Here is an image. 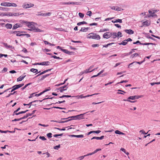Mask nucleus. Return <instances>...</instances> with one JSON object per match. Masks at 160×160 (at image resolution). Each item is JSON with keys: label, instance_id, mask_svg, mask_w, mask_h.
I'll use <instances>...</instances> for the list:
<instances>
[{"label": "nucleus", "instance_id": "nucleus-1", "mask_svg": "<svg viewBox=\"0 0 160 160\" xmlns=\"http://www.w3.org/2000/svg\"><path fill=\"white\" fill-rule=\"evenodd\" d=\"M27 25L31 29H29V30L30 31H33L34 32H41V30L39 29L38 28H37L33 24V23L32 22H27Z\"/></svg>", "mask_w": 160, "mask_h": 160}, {"label": "nucleus", "instance_id": "nucleus-2", "mask_svg": "<svg viewBox=\"0 0 160 160\" xmlns=\"http://www.w3.org/2000/svg\"><path fill=\"white\" fill-rule=\"evenodd\" d=\"M87 38H92L96 39H99L100 38V36L96 33H91L88 34L87 36Z\"/></svg>", "mask_w": 160, "mask_h": 160}, {"label": "nucleus", "instance_id": "nucleus-3", "mask_svg": "<svg viewBox=\"0 0 160 160\" xmlns=\"http://www.w3.org/2000/svg\"><path fill=\"white\" fill-rule=\"evenodd\" d=\"M2 6H4L5 7H14L17 6L16 4L14 3H10L8 2H4L2 3L1 4Z\"/></svg>", "mask_w": 160, "mask_h": 160}, {"label": "nucleus", "instance_id": "nucleus-4", "mask_svg": "<svg viewBox=\"0 0 160 160\" xmlns=\"http://www.w3.org/2000/svg\"><path fill=\"white\" fill-rule=\"evenodd\" d=\"M24 84L23 83H22L18 85H15L13 86L12 88V89L11 91V92H13V91L15 90H17L18 89L22 87L24 85Z\"/></svg>", "mask_w": 160, "mask_h": 160}, {"label": "nucleus", "instance_id": "nucleus-5", "mask_svg": "<svg viewBox=\"0 0 160 160\" xmlns=\"http://www.w3.org/2000/svg\"><path fill=\"white\" fill-rule=\"evenodd\" d=\"M34 6L33 4L30 3L29 4H24L22 5V7L25 8H27L32 7Z\"/></svg>", "mask_w": 160, "mask_h": 160}, {"label": "nucleus", "instance_id": "nucleus-6", "mask_svg": "<svg viewBox=\"0 0 160 160\" xmlns=\"http://www.w3.org/2000/svg\"><path fill=\"white\" fill-rule=\"evenodd\" d=\"M142 97V96H130L129 97L128 99H132V100H135L136 99H138L139 98H141Z\"/></svg>", "mask_w": 160, "mask_h": 160}, {"label": "nucleus", "instance_id": "nucleus-7", "mask_svg": "<svg viewBox=\"0 0 160 160\" xmlns=\"http://www.w3.org/2000/svg\"><path fill=\"white\" fill-rule=\"evenodd\" d=\"M111 33L109 32H107L104 33L103 35V37L104 38H109L111 37Z\"/></svg>", "mask_w": 160, "mask_h": 160}, {"label": "nucleus", "instance_id": "nucleus-8", "mask_svg": "<svg viewBox=\"0 0 160 160\" xmlns=\"http://www.w3.org/2000/svg\"><path fill=\"white\" fill-rule=\"evenodd\" d=\"M98 94V93H95V94H92L91 95H86L85 96H83V95H81L79 96H77L76 97H78V98H86L87 97H89V96H91L93 95H97Z\"/></svg>", "mask_w": 160, "mask_h": 160}, {"label": "nucleus", "instance_id": "nucleus-9", "mask_svg": "<svg viewBox=\"0 0 160 160\" xmlns=\"http://www.w3.org/2000/svg\"><path fill=\"white\" fill-rule=\"evenodd\" d=\"M71 137H76L78 138H82L84 137V135L82 134L79 135H71L70 136Z\"/></svg>", "mask_w": 160, "mask_h": 160}, {"label": "nucleus", "instance_id": "nucleus-10", "mask_svg": "<svg viewBox=\"0 0 160 160\" xmlns=\"http://www.w3.org/2000/svg\"><path fill=\"white\" fill-rule=\"evenodd\" d=\"M124 31L129 34H132L134 33V31L131 29H125Z\"/></svg>", "mask_w": 160, "mask_h": 160}, {"label": "nucleus", "instance_id": "nucleus-11", "mask_svg": "<svg viewBox=\"0 0 160 160\" xmlns=\"http://www.w3.org/2000/svg\"><path fill=\"white\" fill-rule=\"evenodd\" d=\"M39 101L40 102H42V100H35L34 101H33L32 102H30L29 104H27L28 105H30V107L32 105V104H33L32 105H36V104H34V102Z\"/></svg>", "mask_w": 160, "mask_h": 160}, {"label": "nucleus", "instance_id": "nucleus-12", "mask_svg": "<svg viewBox=\"0 0 160 160\" xmlns=\"http://www.w3.org/2000/svg\"><path fill=\"white\" fill-rule=\"evenodd\" d=\"M111 37L112 38L114 39L116 38V37H117V34L116 32H111Z\"/></svg>", "mask_w": 160, "mask_h": 160}, {"label": "nucleus", "instance_id": "nucleus-13", "mask_svg": "<svg viewBox=\"0 0 160 160\" xmlns=\"http://www.w3.org/2000/svg\"><path fill=\"white\" fill-rule=\"evenodd\" d=\"M71 118L70 119H71V120H76V116H73L71 117H70L68 118H62L61 119V120H66L68 119V118Z\"/></svg>", "mask_w": 160, "mask_h": 160}, {"label": "nucleus", "instance_id": "nucleus-14", "mask_svg": "<svg viewBox=\"0 0 160 160\" xmlns=\"http://www.w3.org/2000/svg\"><path fill=\"white\" fill-rule=\"evenodd\" d=\"M61 51L64 52L69 55L71 54V53H72V52H70L68 51L67 50L65 49H61Z\"/></svg>", "mask_w": 160, "mask_h": 160}, {"label": "nucleus", "instance_id": "nucleus-15", "mask_svg": "<svg viewBox=\"0 0 160 160\" xmlns=\"http://www.w3.org/2000/svg\"><path fill=\"white\" fill-rule=\"evenodd\" d=\"M89 28H82L81 30H80V32H86L87 31Z\"/></svg>", "mask_w": 160, "mask_h": 160}, {"label": "nucleus", "instance_id": "nucleus-16", "mask_svg": "<svg viewBox=\"0 0 160 160\" xmlns=\"http://www.w3.org/2000/svg\"><path fill=\"white\" fill-rule=\"evenodd\" d=\"M30 71L32 72L33 73H38V70L37 69H34V68H32L30 69ZM40 71H39V72H40Z\"/></svg>", "mask_w": 160, "mask_h": 160}, {"label": "nucleus", "instance_id": "nucleus-17", "mask_svg": "<svg viewBox=\"0 0 160 160\" xmlns=\"http://www.w3.org/2000/svg\"><path fill=\"white\" fill-rule=\"evenodd\" d=\"M132 53V52H129V53H124L122 54L121 57L122 58H123L124 57L130 55Z\"/></svg>", "mask_w": 160, "mask_h": 160}, {"label": "nucleus", "instance_id": "nucleus-18", "mask_svg": "<svg viewBox=\"0 0 160 160\" xmlns=\"http://www.w3.org/2000/svg\"><path fill=\"white\" fill-rule=\"evenodd\" d=\"M25 77L26 75L22 77V76L19 77L18 78H17V81L19 82L22 81Z\"/></svg>", "mask_w": 160, "mask_h": 160}, {"label": "nucleus", "instance_id": "nucleus-19", "mask_svg": "<svg viewBox=\"0 0 160 160\" xmlns=\"http://www.w3.org/2000/svg\"><path fill=\"white\" fill-rule=\"evenodd\" d=\"M83 114H82L76 115V120L82 118L83 117Z\"/></svg>", "mask_w": 160, "mask_h": 160}, {"label": "nucleus", "instance_id": "nucleus-20", "mask_svg": "<svg viewBox=\"0 0 160 160\" xmlns=\"http://www.w3.org/2000/svg\"><path fill=\"white\" fill-rule=\"evenodd\" d=\"M12 27V25L11 24L7 23L5 25V27L7 28L11 29Z\"/></svg>", "mask_w": 160, "mask_h": 160}, {"label": "nucleus", "instance_id": "nucleus-21", "mask_svg": "<svg viewBox=\"0 0 160 160\" xmlns=\"http://www.w3.org/2000/svg\"><path fill=\"white\" fill-rule=\"evenodd\" d=\"M50 62L49 61L43 62H42V65H48Z\"/></svg>", "mask_w": 160, "mask_h": 160}, {"label": "nucleus", "instance_id": "nucleus-22", "mask_svg": "<svg viewBox=\"0 0 160 160\" xmlns=\"http://www.w3.org/2000/svg\"><path fill=\"white\" fill-rule=\"evenodd\" d=\"M128 42L127 41H125V40H124L123 41H122L121 43H119V45H126Z\"/></svg>", "mask_w": 160, "mask_h": 160}, {"label": "nucleus", "instance_id": "nucleus-23", "mask_svg": "<svg viewBox=\"0 0 160 160\" xmlns=\"http://www.w3.org/2000/svg\"><path fill=\"white\" fill-rule=\"evenodd\" d=\"M9 9L8 8H3V7H0V10H2L4 11H8L9 10Z\"/></svg>", "mask_w": 160, "mask_h": 160}, {"label": "nucleus", "instance_id": "nucleus-24", "mask_svg": "<svg viewBox=\"0 0 160 160\" xmlns=\"http://www.w3.org/2000/svg\"><path fill=\"white\" fill-rule=\"evenodd\" d=\"M111 9L112 10H114L116 11H119V8L117 7V8L115 7L114 6H112L111 7Z\"/></svg>", "mask_w": 160, "mask_h": 160}, {"label": "nucleus", "instance_id": "nucleus-25", "mask_svg": "<svg viewBox=\"0 0 160 160\" xmlns=\"http://www.w3.org/2000/svg\"><path fill=\"white\" fill-rule=\"evenodd\" d=\"M28 111V110H26L25 111H21V112H18V113H15V115H19L20 114L24 113H26V112H27Z\"/></svg>", "mask_w": 160, "mask_h": 160}, {"label": "nucleus", "instance_id": "nucleus-26", "mask_svg": "<svg viewBox=\"0 0 160 160\" xmlns=\"http://www.w3.org/2000/svg\"><path fill=\"white\" fill-rule=\"evenodd\" d=\"M22 14H23V13H20L19 12L13 13V16H19V15H22Z\"/></svg>", "mask_w": 160, "mask_h": 160}, {"label": "nucleus", "instance_id": "nucleus-27", "mask_svg": "<svg viewBox=\"0 0 160 160\" xmlns=\"http://www.w3.org/2000/svg\"><path fill=\"white\" fill-rule=\"evenodd\" d=\"M123 101H124L128 102H130L131 103H134V102H136V101H132L130 100L129 99H124L123 100Z\"/></svg>", "mask_w": 160, "mask_h": 160}, {"label": "nucleus", "instance_id": "nucleus-28", "mask_svg": "<svg viewBox=\"0 0 160 160\" xmlns=\"http://www.w3.org/2000/svg\"><path fill=\"white\" fill-rule=\"evenodd\" d=\"M87 24V23L86 22H85V21H83L82 22H80L78 23L77 24V25L78 26H80L82 24Z\"/></svg>", "mask_w": 160, "mask_h": 160}, {"label": "nucleus", "instance_id": "nucleus-29", "mask_svg": "<svg viewBox=\"0 0 160 160\" xmlns=\"http://www.w3.org/2000/svg\"><path fill=\"white\" fill-rule=\"evenodd\" d=\"M67 90V88L65 89L62 88V87L59 88L58 89V90H59L61 92H62L63 91L66 90Z\"/></svg>", "mask_w": 160, "mask_h": 160}, {"label": "nucleus", "instance_id": "nucleus-30", "mask_svg": "<svg viewBox=\"0 0 160 160\" xmlns=\"http://www.w3.org/2000/svg\"><path fill=\"white\" fill-rule=\"evenodd\" d=\"M115 44V43H108L107 44V45H103V47H105V48H107L108 46H110L112 44Z\"/></svg>", "mask_w": 160, "mask_h": 160}, {"label": "nucleus", "instance_id": "nucleus-31", "mask_svg": "<svg viewBox=\"0 0 160 160\" xmlns=\"http://www.w3.org/2000/svg\"><path fill=\"white\" fill-rule=\"evenodd\" d=\"M51 122H58L59 123H64V122H63V121H62V120H59L58 121L51 120Z\"/></svg>", "mask_w": 160, "mask_h": 160}, {"label": "nucleus", "instance_id": "nucleus-32", "mask_svg": "<svg viewBox=\"0 0 160 160\" xmlns=\"http://www.w3.org/2000/svg\"><path fill=\"white\" fill-rule=\"evenodd\" d=\"M18 27H19V25L18 24H16L13 26L12 29H15Z\"/></svg>", "mask_w": 160, "mask_h": 160}, {"label": "nucleus", "instance_id": "nucleus-33", "mask_svg": "<svg viewBox=\"0 0 160 160\" xmlns=\"http://www.w3.org/2000/svg\"><path fill=\"white\" fill-rule=\"evenodd\" d=\"M138 55V53H135L132 55L131 56V57L132 58H133L134 57H136Z\"/></svg>", "mask_w": 160, "mask_h": 160}, {"label": "nucleus", "instance_id": "nucleus-34", "mask_svg": "<svg viewBox=\"0 0 160 160\" xmlns=\"http://www.w3.org/2000/svg\"><path fill=\"white\" fill-rule=\"evenodd\" d=\"M140 44H142V45H150V44L153 45V44H154L153 43H140Z\"/></svg>", "mask_w": 160, "mask_h": 160}, {"label": "nucleus", "instance_id": "nucleus-35", "mask_svg": "<svg viewBox=\"0 0 160 160\" xmlns=\"http://www.w3.org/2000/svg\"><path fill=\"white\" fill-rule=\"evenodd\" d=\"M78 15L81 18H82L84 16V14L81 12L79 13Z\"/></svg>", "mask_w": 160, "mask_h": 160}, {"label": "nucleus", "instance_id": "nucleus-36", "mask_svg": "<svg viewBox=\"0 0 160 160\" xmlns=\"http://www.w3.org/2000/svg\"><path fill=\"white\" fill-rule=\"evenodd\" d=\"M52 58H55V59H62V58H60L59 57H57L56 56H52Z\"/></svg>", "mask_w": 160, "mask_h": 160}, {"label": "nucleus", "instance_id": "nucleus-37", "mask_svg": "<svg viewBox=\"0 0 160 160\" xmlns=\"http://www.w3.org/2000/svg\"><path fill=\"white\" fill-rule=\"evenodd\" d=\"M16 92H17L15 91V92H13V93H9L8 96H7L6 97L8 98V97H9V96H10L11 95L14 94Z\"/></svg>", "mask_w": 160, "mask_h": 160}, {"label": "nucleus", "instance_id": "nucleus-38", "mask_svg": "<svg viewBox=\"0 0 160 160\" xmlns=\"http://www.w3.org/2000/svg\"><path fill=\"white\" fill-rule=\"evenodd\" d=\"M51 14V12H48L47 13H44V16H50Z\"/></svg>", "mask_w": 160, "mask_h": 160}, {"label": "nucleus", "instance_id": "nucleus-39", "mask_svg": "<svg viewBox=\"0 0 160 160\" xmlns=\"http://www.w3.org/2000/svg\"><path fill=\"white\" fill-rule=\"evenodd\" d=\"M30 84V83H29L28 84H26L24 87H22L21 88V89L22 90H23L25 88L28 86Z\"/></svg>", "mask_w": 160, "mask_h": 160}, {"label": "nucleus", "instance_id": "nucleus-40", "mask_svg": "<svg viewBox=\"0 0 160 160\" xmlns=\"http://www.w3.org/2000/svg\"><path fill=\"white\" fill-rule=\"evenodd\" d=\"M47 137L49 138H51L52 137V134L51 133H49L47 135Z\"/></svg>", "mask_w": 160, "mask_h": 160}, {"label": "nucleus", "instance_id": "nucleus-41", "mask_svg": "<svg viewBox=\"0 0 160 160\" xmlns=\"http://www.w3.org/2000/svg\"><path fill=\"white\" fill-rule=\"evenodd\" d=\"M39 138L43 141L46 140V138L44 136H40Z\"/></svg>", "mask_w": 160, "mask_h": 160}, {"label": "nucleus", "instance_id": "nucleus-42", "mask_svg": "<svg viewBox=\"0 0 160 160\" xmlns=\"http://www.w3.org/2000/svg\"><path fill=\"white\" fill-rule=\"evenodd\" d=\"M63 134L61 133L59 134H55L53 135V136L55 137H57L58 136H62Z\"/></svg>", "mask_w": 160, "mask_h": 160}, {"label": "nucleus", "instance_id": "nucleus-43", "mask_svg": "<svg viewBox=\"0 0 160 160\" xmlns=\"http://www.w3.org/2000/svg\"><path fill=\"white\" fill-rule=\"evenodd\" d=\"M92 12L91 11H88L87 14V15H88L89 16H90L92 15Z\"/></svg>", "mask_w": 160, "mask_h": 160}, {"label": "nucleus", "instance_id": "nucleus-44", "mask_svg": "<svg viewBox=\"0 0 160 160\" xmlns=\"http://www.w3.org/2000/svg\"><path fill=\"white\" fill-rule=\"evenodd\" d=\"M0 16H8V14L0 12Z\"/></svg>", "mask_w": 160, "mask_h": 160}, {"label": "nucleus", "instance_id": "nucleus-45", "mask_svg": "<svg viewBox=\"0 0 160 160\" xmlns=\"http://www.w3.org/2000/svg\"><path fill=\"white\" fill-rule=\"evenodd\" d=\"M60 148V145L56 146L54 147V148L55 149L58 150Z\"/></svg>", "mask_w": 160, "mask_h": 160}, {"label": "nucleus", "instance_id": "nucleus-46", "mask_svg": "<svg viewBox=\"0 0 160 160\" xmlns=\"http://www.w3.org/2000/svg\"><path fill=\"white\" fill-rule=\"evenodd\" d=\"M117 36L118 37H121L122 36V33L120 32H118L117 34Z\"/></svg>", "mask_w": 160, "mask_h": 160}, {"label": "nucleus", "instance_id": "nucleus-47", "mask_svg": "<svg viewBox=\"0 0 160 160\" xmlns=\"http://www.w3.org/2000/svg\"><path fill=\"white\" fill-rule=\"evenodd\" d=\"M143 25H146V26H149V24H148V22L147 21H145L144 22H143Z\"/></svg>", "mask_w": 160, "mask_h": 160}, {"label": "nucleus", "instance_id": "nucleus-48", "mask_svg": "<svg viewBox=\"0 0 160 160\" xmlns=\"http://www.w3.org/2000/svg\"><path fill=\"white\" fill-rule=\"evenodd\" d=\"M43 94V93L42 92L39 94H35V95H34V96H36V97H38V96H39L41 95H42Z\"/></svg>", "mask_w": 160, "mask_h": 160}, {"label": "nucleus", "instance_id": "nucleus-49", "mask_svg": "<svg viewBox=\"0 0 160 160\" xmlns=\"http://www.w3.org/2000/svg\"><path fill=\"white\" fill-rule=\"evenodd\" d=\"M38 13L37 14V15L38 16H44V13H39L40 12H38Z\"/></svg>", "mask_w": 160, "mask_h": 160}, {"label": "nucleus", "instance_id": "nucleus-50", "mask_svg": "<svg viewBox=\"0 0 160 160\" xmlns=\"http://www.w3.org/2000/svg\"><path fill=\"white\" fill-rule=\"evenodd\" d=\"M62 5H69L70 4V2H62L61 3Z\"/></svg>", "mask_w": 160, "mask_h": 160}, {"label": "nucleus", "instance_id": "nucleus-51", "mask_svg": "<svg viewBox=\"0 0 160 160\" xmlns=\"http://www.w3.org/2000/svg\"><path fill=\"white\" fill-rule=\"evenodd\" d=\"M46 72L45 71H44L42 72H41V73H40V74H38V75L36 77H37L38 76H39L40 75H42L43 74H44V73H45Z\"/></svg>", "mask_w": 160, "mask_h": 160}, {"label": "nucleus", "instance_id": "nucleus-52", "mask_svg": "<svg viewBox=\"0 0 160 160\" xmlns=\"http://www.w3.org/2000/svg\"><path fill=\"white\" fill-rule=\"evenodd\" d=\"M70 4H73V5H78V2H70Z\"/></svg>", "mask_w": 160, "mask_h": 160}, {"label": "nucleus", "instance_id": "nucleus-53", "mask_svg": "<svg viewBox=\"0 0 160 160\" xmlns=\"http://www.w3.org/2000/svg\"><path fill=\"white\" fill-rule=\"evenodd\" d=\"M97 139V140H100V137H94L92 138H91V140L93 139Z\"/></svg>", "mask_w": 160, "mask_h": 160}, {"label": "nucleus", "instance_id": "nucleus-54", "mask_svg": "<svg viewBox=\"0 0 160 160\" xmlns=\"http://www.w3.org/2000/svg\"><path fill=\"white\" fill-rule=\"evenodd\" d=\"M84 71L85 73H87L91 72L89 70H88V69H87L84 70Z\"/></svg>", "mask_w": 160, "mask_h": 160}, {"label": "nucleus", "instance_id": "nucleus-55", "mask_svg": "<svg viewBox=\"0 0 160 160\" xmlns=\"http://www.w3.org/2000/svg\"><path fill=\"white\" fill-rule=\"evenodd\" d=\"M35 93H32L31 94H30V96L28 98H32L33 96H34V95H35Z\"/></svg>", "mask_w": 160, "mask_h": 160}, {"label": "nucleus", "instance_id": "nucleus-56", "mask_svg": "<svg viewBox=\"0 0 160 160\" xmlns=\"http://www.w3.org/2000/svg\"><path fill=\"white\" fill-rule=\"evenodd\" d=\"M93 68V66H91L88 69V70H89L91 72L92 71H93L94 70V69H92V68Z\"/></svg>", "mask_w": 160, "mask_h": 160}, {"label": "nucleus", "instance_id": "nucleus-57", "mask_svg": "<svg viewBox=\"0 0 160 160\" xmlns=\"http://www.w3.org/2000/svg\"><path fill=\"white\" fill-rule=\"evenodd\" d=\"M50 90V88L49 87L47 89H46L45 90L43 91L42 92L43 93H45V92H46L49 91Z\"/></svg>", "mask_w": 160, "mask_h": 160}, {"label": "nucleus", "instance_id": "nucleus-58", "mask_svg": "<svg viewBox=\"0 0 160 160\" xmlns=\"http://www.w3.org/2000/svg\"><path fill=\"white\" fill-rule=\"evenodd\" d=\"M100 151V149L98 148V149H96L93 152H92L93 154H94L95 153L97 152L98 151Z\"/></svg>", "mask_w": 160, "mask_h": 160}, {"label": "nucleus", "instance_id": "nucleus-59", "mask_svg": "<svg viewBox=\"0 0 160 160\" xmlns=\"http://www.w3.org/2000/svg\"><path fill=\"white\" fill-rule=\"evenodd\" d=\"M145 61V60H144L143 61H141V62H135V63H138V64H141L142 62H144Z\"/></svg>", "mask_w": 160, "mask_h": 160}, {"label": "nucleus", "instance_id": "nucleus-60", "mask_svg": "<svg viewBox=\"0 0 160 160\" xmlns=\"http://www.w3.org/2000/svg\"><path fill=\"white\" fill-rule=\"evenodd\" d=\"M38 125H39V126H43V127H48L49 126V125H45V124H41V123H39L38 124Z\"/></svg>", "mask_w": 160, "mask_h": 160}, {"label": "nucleus", "instance_id": "nucleus-61", "mask_svg": "<svg viewBox=\"0 0 160 160\" xmlns=\"http://www.w3.org/2000/svg\"><path fill=\"white\" fill-rule=\"evenodd\" d=\"M115 133L117 134H121V132L117 130L115 131Z\"/></svg>", "mask_w": 160, "mask_h": 160}, {"label": "nucleus", "instance_id": "nucleus-62", "mask_svg": "<svg viewBox=\"0 0 160 160\" xmlns=\"http://www.w3.org/2000/svg\"><path fill=\"white\" fill-rule=\"evenodd\" d=\"M85 157V155L83 156H80L78 157V158L80 160H82Z\"/></svg>", "mask_w": 160, "mask_h": 160}, {"label": "nucleus", "instance_id": "nucleus-63", "mask_svg": "<svg viewBox=\"0 0 160 160\" xmlns=\"http://www.w3.org/2000/svg\"><path fill=\"white\" fill-rule=\"evenodd\" d=\"M99 46V44H94L92 45V47L94 48V47H98V46Z\"/></svg>", "mask_w": 160, "mask_h": 160}, {"label": "nucleus", "instance_id": "nucleus-64", "mask_svg": "<svg viewBox=\"0 0 160 160\" xmlns=\"http://www.w3.org/2000/svg\"><path fill=\"white\" fill-rule=\"evenodd\" d=\"M43 154H46L47 155V158L49 157L50 156V153H49L48 152H45V153H44Z\"/></svg>", "mask_w": 160, "mask_h": 160}]
</instances>
